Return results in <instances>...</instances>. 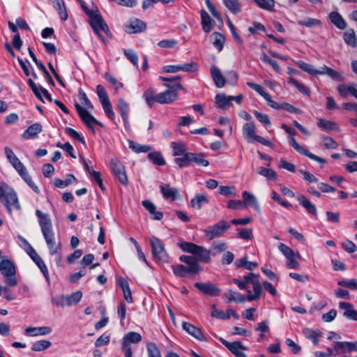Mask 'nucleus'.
I'll return each mask as SVG.
<instances>
[{
	"mask_svg": "<svg viewBox=\"0 0 357 357\" xmlns=\"http://www.w3.org/2000/svg\"><path fill=\"white\" fill-rule=\"evenodd\" d=\"M53 3L55 4L54 7L58 12L61 20L66 21L68 17V15L63 0L53 1Z\"/></svg>",
	"mask_w": 357,
	"mask_h": 357,
	"instance_id": "41",
	"label": "nucleus"
},
{
	"mask_svg": "<svg viewBox=\"0 0 357 357\" xmlns=\"http://www.w3.org/2000/svg\"><path fill=\"white\" fill-rule=\"evenodd\" d=\"M338 306L340 309L344 310L342 315L345 318L357 321V310H354L351 303L342 301L339 302Z\"/></svg>",
	"mask_w": 357,
	"mask_h": 357,
	"instance_id": "19",
	"label": "nucleus"
},
{
	"mask_svg": "<svg viewBox=\"0 0 357 357\" xmlns=\"http://www.w3.org/2000/svg\"><path fill=\"white\" fill-rule=\"evenodd\" d=\"M201 15V24L202 29L205 33L210 32L213 29V20L206 13V11L202 9L200 12Z\"/></svg>",
	"mask_w": 357,
	"mask_h": 357,
	"instance_id": "30",
	"label": "nucleus"
},
{
	"mask_svg": "<svg viewBox=\"0 0 357 357\" xmlns=\"http://www.w3.org/2000/svg\"><path fill=\"white\" fill-rule=\"evenodd\" d=\"M129 148L137 153H147L152 149L151 146L149 145H142L132 140L129 141Z\"/></svg>",
	"mask_w": 357,
	"mask_h": 357,
	"instance_id": "49",
	"label": "nucleus"
},
{
	"mask_svg": "<svg viewBox=\"0 0 357 357\" xmlns=\"http://www.w3.org/2000/svg\"><path fill=\"white\" fill-rule=\"evenodd\" d=\"M117 108L121 114L124 124H127L128 123L130 111L129 104L123 98H119L117 100Z\"/></svg>",
	"mask_w": 357,
	"mask_h": 357,
	"instance_id": "24",
	"label": "nucleus"
},
{
	"mask_svg": "<svg viewBox=\"0 0 357 357\" xmlns=\"http://www.w3.org/2000/svg\"><path fill=\"white\" fill-rule=\"evenodd\" d=\"M142 340V336L137 332H128L126 333L122 341L121 349L125 357H132V351L130 344H137Z\"/></svg>",
	"mask_w": 357,
	"mask_h": 357,
	"instance_id": "8",
	"label": "nucleus"
},
{
	"mask_svg": "<svg viewBox=\"0 0 357 357\" xmlns=\"http://www.w3.org/2000/svg\"><path fill=\"white\" fill-rule=\"evenodd\" d=\"M337 284L342 287H347L351 290L357 289V279H351L348 280H340Z\"/></svg>",
	"mask_w": 357,
	"mask_h": 357,
	"instance_id": "64",
	"label": "nucleus"
},
{
	"mask_svg": "<svg viewBox=\"0 0 357 357\" xmlns=\"http://www.w3.org/2000/svg\"><path fill=\"white\" fill-rule=\"evenodd\" d=\"M177 245L183 252L193 255L198 263L201 261L208 264L211 261V251L203 246L187 241L178 243Z\"/></svg>",
	"mask_w": 357,
	"mask_h": 357,
	"instance_id": "3",
	"label": "nucleus"
},
{
	"mask_svg": "<svg viewBox=\"0 0 357 357\" xmlns=\"http://www.w3.org/2000/svg\"><path fill=\"white\" fill-rule=\"evenodd\" d=\"M343 38L344 42L352 47L357 46V38L353 29H350L344 33Z\"/></svg>",
	"mask_w": 357,
	"mask_h": 357,
	"instance_id": "42",
	"label": "nucleus"
},
{
	"mask_svg": "<svg viewBox=\"0 0 357 357\" xmlns=\"http://www.w3.org/2000/svg\"><path fill=\"white\" fill-rule=\"evenodd\" d=\"M195 287L202 293L210 296H216L220 294V290L216 285L212 283L196 282Z\"/></svg>",
	"mask_w": 357,
	"mask_h": 357,
	"instance_id": "16",
	"label": "nucleus"
},
{
	"mask_svg": "<svg viewBox=\"0 0 357 357\" xmlns=\"http://www.w3.org/2000/svg\"><path fill=\"white\" fill-rule=\"evenodd\" d=\"M338 93L341 96H346L350 93L354 97H356L357 89L353 86H347L345 84H340L337 87Z\"/></svg>",
	"mask_w": 357,
	"mask_h": 357,
	"instance_id": "46",
	"label": "nucleus"
},
{
	"mask_svg": "<svg viewBox=\"0 0 357 357\" xmlns=\"http://www.w3.org/2000/svg\"><path fill=\"white\" fill-rule=\"evenodd\" d=\"M0 202L10 215H12V207L18 211L22 209L16 192L4 182L0 183Z\"/></svg>",
	"mask_w": 357,
	"mask_h": 357,
	"instance_id": "2",
	"label": "nucleus"
},
{
	"mask_svg": "<svg viewBox=\"0 0 357 357\" xmlns=\"http://www.w3.org/2000/svg\"><path fill=\"white\" fill-rule=\"evenodd\" d=\"M224 5L234 14L241 11V6L238 0H222Z\"/></svg>",
	"mask_w": 357,
	"mask_h": 357,
	"instance_id": "43",
	"label": "nucleus"
},
{
	"mask_svg": "<svg viewBox=\"0 0 357 357\" xmlns=\"http://www.w3.org/2000/svg\"><path fill=\"white\" fill-rule=\"evenodd\" d=\"M96 92L101 104L109 101L107 93L102 85L98 84L96 86Z\"/></svg>",
	"mask_w": 357,
	"mask_h": 357,
	"instance_id": "63",
	"label": "nucleus"
},
{
	"mask_svg": "<svg viewBox=\"0 0 357 357\" xmlns=\"http://www.w3.org/2000/svg\"><path fill=\"white\" fill-rule=\"evenodd\" d=\"M147 351L149 357H162L159 348L153 342L147 344Z\"/></svg>",
	"mask_w": 357,
	"mask_h": 357,
	"instance_id": "62",
	"label": "nucleus"
},
{
	"mask_svg": "<svg viewBox=\"0 0 357 357\" xmlns=\"http://www.w3.org/2000/svg\"><path fill=\"white\" fill-rule=\"evenodd\" d=\"M215 105L220 109H225L231 105L230 96H226L225 94H217L215 98Z\"/></svg>",
	"mask_w": 357,
	"mask_h": 357,
	"instance_id": "37",
	"label": "nucleus"
},
{
	"mask_svg": "<svg viewBox=\"0 0 357 357\" xmlns=\"http://www.w3.org/2000/svg\"><path fill=\"white\" fill-rule=\"evenodd\" d=\"M160 192L166 199L175 200L178 196V191L175 188H170L169 184L160 185Z\"/></svg>",
	"mask_w": 357,
	"mask_h": 357,
	"instance_id": "29",
	"label": "nucleus"
},
{
	"mask_svg": "<svg viewBox=\"0 0 357 357\" xmlns=\"http://www.w3.org/2000/svg\"><path fill=\"white\" fill-rule=\"evenodd\" d=\"M208 202L207 197L203 194L197 195L190 201V206L196 209H200L204 204Z\"/></svg>",
	"mask_w": 357,
	"mask_h": 357,
	"instance_id": "39",
	"label": "nucleus"
},
{
	"mask_svg": "<svg viewBox=\"0 0 357 357\" xmlns=\"http://www.w3.org/2000/svg\"><path fill=\"white\" fill-rule=\"evenodd\" d=\"M77 181L76 178L74 175L69 174L67 175L66 178L65 180H61L60 178H56L54 181L55 186L58 188H65L72 183H75Z\"/></svg>",
	"mask_w": 357,
	"mask_h": 357,
	"instance_id": "47",
	"label": "nucleus"
},
{
	"mask_svg": "<svg viewBox=\"0 0 357 357\" xmlns=\"http://www.w3.org/2000/svg\"><path fill=\"white\" fill-rule=\"evenodd\" d=\"M36 215L38 219V223L50 255L56 256L58 261H60L61 260L62 245L60 241H56L50 215L38 209L36 211Z\"/></svg>",
	"mask_w": 357,
	"mask_h": 357,
	"instance_id": "1",
	"label": "nucleus"
},
{
	"mask_svg": "<svg viewBox=\"0 0 357 357\" xmlns=\"http://www.w3.org/2000/svg\"><path fill=\"white\" fill-rule=\"evenodd\" d=\"M128 28L130 29L129 31L130 33H136L145 31L146 29V25L141 20L135 19L130 21Z\"/></svg>",
	"mask_w": 357,
	"mask_h": 357,
	"instance_id": "33",
	"label": "nucleus"
},
{
	"mask_svg": "<svg viewBox=\"0 0 357 357\" xmlns=\"http://www.w3.org/2000/svg\"><path fill=\"white\" fill-rule=\"evenodd\" d=\"M198 70L196 62H191L183 65H169L163 68V71L167 73H176L178 71L195 72Z\"/></svg>",
	"mask_w": 357,
	"mask_h": 357,
	"instance_id": "13",
	"label": "nucleus"
},
{
	"mask_svg": "<svg viewBox=\"0 0 357 357\" xmlns=\"http://www.w3.org/2000/svg\"><path fill=\"white\" fill-rule=\"evenodd\" d=\"M242 196L243 198V205L244 204H248L250 206H252L253 208L257 211H260V207L259 205V203L256 199V197L251 193L244 191L242 193Z\"/></svg>",
	"mask_w": 357,
	"mask_h": 357,
	"instance_id": "32",
	"label": "nucleus"
},
{
	"mask_svg": "<svg viewBox=\"0 0 357 357\" xmlns=\"http://www.w3.org/2000/svg\"><path fill=\"white\" fill-rule=\"evenodd\" d=\"M333 349L337 354L345 352L357 351V341L356 342H335L333 344Z\"/></svg>",
	"mask_w": 357,
	"mask_h": 357,
	"instance_id": "17",
	"label": "nucleus"
},
{
	"mask_svg": "<svg viewBox=\"0 0 357 357\" xmlns=\"http://www.w3.org/2000/svg\"><path fill=\"white\" fill-rule=\"evenodd\" d=\"M213 36H214V40L213 43L214 47H215L218 51H221L225 42V36L219 32H214Z\"/></svg>",
	"mask_w": 357,
	"mask_h": 357,
	"instance_id": "54",
	"label": "nucleus"
},
{
	"mask_svg": "<svg viewBox=\"0 0 357 357\" xmlns=\"http://www.w3.org/2000/svg\"><path fill=\"white\" fill-rule=\"evenodd\" d=\"M211 74L217 87L222 88L225 86L226 81L220 70L217 66H213L211 68Z\"/></svg>",
	"mask_w": 357,
	"mask_h": 357,
	"instance_id": "26",
	"label": "nucleus"
},
{
	"mask_svg": "<svg viewBox=\"0 0 357 357\" xmlns=\"http://www.w3.org/2000/svg\"><path fill=\"white\" fill-rule=\"evenodd\" d=\"M298 24L301 26L312 28L315 26H320L321 24V22L318 19L307 17L304 20H298Z\"/></svg>",
	"mask_w": 357,
	"mask_h": 357,
	"instance_id": "56",
	"label": "nucleus"
},
{
	"mask_svg": "<svg viewBox=\"0 0 357 357\" xmlns=\"http://www.w3.org/2000/svg\"><path fill=\"white\" fill-rule=\"evenodd\" d=\"M75 109L79 114L82 122L85 124L86 128L90 130L93 134L96 133L94 127L93 126L95 121V117L91 115L86 109L83 108L78 103H75Z\"/></svg>",
	"mask_w": 357,
	"mask_h": 357,
	"instance_id": "10",
	"label": "nucleus"
},
{
	"mask_svg": "<svg viewBox=\"0 0 357 357\" xmlns=\"http://www.w3.org/2000/svg\"><path fill=\"white\" fill-rule=\"evenodd\" d=\"M258 174L270 180H275L277 177V174L274 170L264 167L258 168Z\"/></svg>",
	"mask_w": 357,
	"mask_h": 357,
	"instance_id": "55",
	"label": "nucleus"
},
{
	"mask_svg": "<svg viewBox=\"0 0 357 357\" xmlns=\"http://www.w3.org/2000/svg\"><path fill=\"white\" fill-rule=\"evenodd\" d=\"M252 287L253 293H252V291L249 288L247 289L248 295L246 296V299L248 301L258 300L263 294V284H261L259 280L255 282L252 284Z\"/></svg>",
	"mask_w": 357,
	"mask_h": 357,
	"instance_id": "21",
	"label": "nucleus"
},
{
	"mask_svg": "<svg viewBox=\"0 0 357 357\" xmlns=\"http://www.w3.org/2000/svg\"><path fill=\"white\" fill-rule=\"evenodd\" d=\"M182 328L189 335L200 341H206V338L204 335L202 330L196 327L192 324L186 321L182 323Z\"/></svg>",
	"mask_w": 357,
	"mask_h": 357,
	"instance_id": "18",
	"label": "nucleus"
},
{
	"mask_svg": "<svg viewBox=\"0 0 357 357\" xmlns=\"http://www.w3.org/2000/svg\"><path fill=\"white\" fill-rule=\"evenodd\" d=\"M211 317L222 319V320H227L230 319L231 314L227 312V310L226 312L224 311L218 309L215 305L212 306V311L211 314Z\"/></svg>",
	"mask_w": 357,
	"mask_h": 357,
	"instance_id": "52",
	"label": "nucleus"
},
{
	"mask_svg": "<svg viewBox=\"0 0 357 357\" xmlns=\"http://www.w3.org/2000/svg\"><path fill=\"white\" fill-rule=\"evenodd\" d=\"M289 144L291 147H293L296 151L300 153L301 154H303L311 160H313L314 161H317L320 163H326L327 160L324 158H320L312 153H310L307 149L304 148L303 146H301L296 139L293 137H291L289 138Z\"/></svg>",
	"mask_w": 357,
	"mask_h": 357,
	"instance_id": "12",
	"label": "nucleus"
},
{
	"mask_svg": "<svg viewBox=\"0 0 357 357\" xmlns=\"http://www.w3.org/2000/svg\"><path fill=\"white\" fill-rule=\"evenodd\" d=\"M317 126L324 130H339V127L336 125V123L334 121H331L321 118L318 119Z\"/></svg>",
	"mask_w": 357,
	"mask_h": 357,
	"instance_id": "34",
	"label": "nucleus"
},
{
	"mask_svg": "<svg viewBox=\"0 0 357 357\" xmlns=\"http://www.w3.org/2000/svg\"><path fill=\"white\" fill-rule=\"evenodd\" d=\"M328 17L331 23L337 29L343 30L347 27L346 21L339 13L333 11L328 15Z\"/></svg>",
	"mask_w": 357,
	"mask_h": 357,
	"instance_id": "28",
	"label": "nucleus"
},
{
	"mask_svg": "<svg viewBox=\"0 0 357 357\" xmlns=\"http://www.w3.org/2000/svg\"><path fill=\"white\" fill-rule=\"evenodd\" d=\"M225 296L228 299V302H236V303H244L247 301L246 297H245L242 294L234 291L232 290H229L225 294Z\"/></svg>",
	"mask_w": 357,
	"mask_h": 357,
	"instance_id": "38",
	"label": "nucleus"
},
{
	"mask_svg": "<svg viewBox=\"0 0 357 357\" xmlns=\"http://www.w3.org/2000/svg\"><path fill=\"white\" fill-rule=\"evenodd\" d=\"M303 333L306 338L310 340L313 344L316 345L318 344L319 338L321 336V333L320 332L316 331L311 328L303 329Z\"/></svg>",
	"mask_w": 357,
	"mask_h": 357,
	"instance_id": "40",
	"label": "nucleus"
},
{
	"mask_svg": "<svg viewBox=\"0 0 357 357\" xmlns=\"http://www.w3.org/2000/svg\"><path fill=\"white\" fill-rule=\"evenodd\" d=\"M147 157L154 165L163 166L166 163L163 155L160 152L155 151L149 153Z\"/></svg>",
	"mask_w": 357,
	"mask_h": 357,
	"instance_id": "44",
	"label": "nucleus"
},
{
	"mask_svg": "<svg viewBox=\"0 0 357 357\" xmlns=\"http://www.w3.org/2000/svg\"><path fill=\"white\" fill-rule=\"evenodd\" d=\"M24 332L25 335L29 336L46 335L52 332V328L50 326H29L25 328Z\"/></svg>",
	"mask_w": 357,
	"mask_h": 357,
	"instance_id": "22",
	"label": "nucleus"
},
{
	"mask_svg": "<svg viewBox=\"0 0 357 357\" xmlns=\"http://www.w3.org/2000/svg\"><path fill=\"white\" fill-rule=\"evenodd\" d=\"M142 97L150 108H151L154 103L156 102L157 94H155V91L152 87L147 89L144 92Z\"/></svg>",
	"mask_w": 357,
	"mask_h": 357,
	"instance_id": "36",
	"label": "nucleus"
},
{
	"mask_svg": "<svg viewBox=\"0 0 357 357\" xmlns=\"http://www.w3.org/2000/svg\"><path fill=\"white\" fill-rule=\"evenodd\" d=\"M68 300V306L77 304L82 299V293L81 291H77L70 295H66Z\"/></svg>",
	"mask_w": 357,
	"mask_h": 357,
	"instance_id": "58",
	"label": "nucleus"
},
{
	"mask_svg": "<svg viewBox=\"0 0 357 357\" xmlns=\"http://www.w3.org/2000/svg\"><path fill=\"white\" fill-rule=\"evenodd\" d=\"M0 272L4 276H14L16 269L14 264L8 259H3L0 261Z\"/></svg>",
	"mask_w": 357,
	"mask_h": 357,
	"instance_id": "20",
	"label": "nucleus"
},
{
	"mask_svg": "<svg viewBox=\"0 0 357 357\" xmlns=\"http://www.w3.org/2000/svg\"><path fill=\"white\" fill-rule=\"evenodd\" d=\"M297 200L299 204L307 211L308 213L317 215V208L314 204H312L304 195H299L297 196Z\"/></svg>",
	"mask_w": 357,
	"mask_h": 357,
	"instance_id": "27",
	"label": "nucleus"
},
{
	"mask_svg": "<svg viewBox=\"0 0 357 357\" xmlns=\"http://www.w3.org/2000/svg\"><path fill=\"white\" fill-rule=\"evenodd\" d=\"M165 86L167 87V90L164 92H161L157 94L156 102L160 104H169L178 99V90L183 89V86L176 83L174 84H165Z\"/></svg>",
	"mask_w": 357,
	"mask_h": 357,
	"instance_id": "5",
	"label": "nucleus"
},
{
	"mask_svg": "<svg viewBox=\"0 0 357 357\" xmlns=\"http://www.w3.org/2000/svg\"><path fill=\"white\" fill-rule=\"evenodd\" d=\"M288 82L294 86H295L297 89L304 95L310 96V91L301 83H300L298 80H296L294 77H289Z\"/></svg>",
	"mask_w": 357,
	"mask_h": 357,
	"instance_id": "61",
	"label": "nucleus"
},
{
	"mask_svg": "<svg viewBox=\"0 0 357 357\" xmlns=\"http://www.w3.org/2000/svg\"><path fill=\"white\" fill-rule=\"evenodd\" d=\"M179 260L188 265L187 267L190 274L196 275L203 270L194 256L181 255Z\"/></svg>",
	"mask_w": 357,
	"mask_h": 357,
	"instance_id": "14",
	"label": "nucleus"
},
{
	"mask_svg": "<svg viewBox=\"0 0 357 357\" xmlns=\"http://www.w3.org/2000/svg\"><path fill=\"white\" fill-rule=\"evenodd\" d=\"M190 162H195L198 165L207 167L209 165V162L203 158L204 155L202 153L197 154L195 153L190 152Z\"/></svg>",
	"mask_w": 357,
	"mask_h": 357,
	"instance_id": "51",
	"label": "nucleus"
},
{
	"mask_svg": "<svg viewBox=\"0 0 357 357\" xmlns=\"http://www.w3.org/2000/svg\"><path fill=\"white\" fill-rule=\"evenodd\" d=\"M171 267L174 274L177 277L185 278L190 273L188 267L183 264L172 265Z\"/></svg>",
	"mask_w": 357,
	"mask_h": 357,
	"instance_id": "48",
	"label": "nucleus"
},
{
	"mask_svg": "<svg viewBox=\"0 0 357 357\" xmlns=\"http://www.w3.org/2000/svg\"><path fill=\"white\" fill-rule=\"evenodd\" d=\"M296 66L303 71L311 75H316L317 70L310 63H307L303 61H298L296 63Z\"/></svg>",
	"mask_w": 357,
	"mask_h": 357,
	"instance_id": "57",
	"label": "nucleus"
},
{
	"mask_svg": "<svg viewBox=\"0 0 357 357\" xmlns=\"http://www.w3.org/2000/svg\"><path fill=\"white\" fill-rule=\"evenodd\" d=\"M89 22L91 26L92 27L94 32L97 34L98 38L103 42L105 43V39L104 36L102 35L100 31H103L106 33L107 36L109 38L112 37V34L109 31V29L100 15L98 10L96 11L92 15L89 17Z\"/></svg>",
	"mask_w": 357,
	"mask_h": 357,
	"instance_id": "4",
	"label": "nucleus"
},
{
	"mask_svg": "<svg viewBox=\"0 0 357 357\" xmlns=\"http://www.w3.org/2000/svg\"><path fill=\"white\" fill-rule=\"evenodd\" d=\"M219 192L226 197H234L236 195V189L235 186L221 185L219 187Z\"/></svg>",
	"mask_w": 357,
	"mask_h": 357,
	"instance_id": "60",
	"label": "nucleus"
},
{
	"mask_svg": "<svg viewBox=\"0 0 357 357\" xmlns=\"http://www.w3.org/2000/svg\"><path fill=\"white\" fill-rule=\"evenodd\" d=\"M119 286L121 287L123 293V297L125 300L129 303H132L133 302V299L132 297L131 291L130 289L129 284L128 281L125 278H121L119 280Z\"/></svg>",
	"mask_w": 357,
	"mask_h": 357,
	"instance_id": "35",
	"label": "nucleus"
},
{
	"mask_svg": "<svg viewBox=\"0 0 357 357\" xmlns=\"http://www.w3.org/2000/svg\"><path fill=\"white\" fill-rule=\"evenodd\" d=\"M171 147L173 149L174 156H181L188 153L186 152L185 145L181 142H173L171 143Z\"/></svg>",
	"mask_w": 357,
	"mask_h": 357,
	"instance_id": "50",
	"label": "nucleus"
},
{
	"mask_svg": "<svg viewBox=\"0 0 357 357\" xmlns=\"http://www.w3.org/2000/svg\"><path fill=\"white\" fill-rule=\"evenodd\" d=\"M126 57L137 68H138V56L132 50H123Z\"/></svg>",
	"mask_w": 357,
	"mask_h": 357,
	"instance_id": "59",
	"label": "nucleus"
},
{
	"mask_svg": "<svg viewBox=\"0 0 357 357\" xmlns=\"http://www.w3.org/2000/svg\"><path fill=\"white\" fill-rule=\"evenodd\" d=\"M110 169L116 179L126 185L128 184V177L126 173L125 167L122 162L116 159H112L110 162Z\"/></svg>",
	"mask_w": 357,
	"mask_h": 357,
	"instance_id": "9",
	"label": "nucleus"
},
{
	"mask_svg": "<svg viewBox=\"0 0 357 357\" xmlns=\"http://www.w3.org/2000/svg\"><path fill=\"white\" fill-rule=\"evenodd\" d=\"M43 127L39 123H36L29 126L26 130L22 133V137L24 139L34 138L42 132Z\"/></svg>",
	"mask_w": 357,
	"mask_h": 357,
	"instance_id": "23",
	"label": "nucleus"
},
{
	"mask_svg": "<svg viewBox=\"0 0 357 357\" xmlns=\"http://www.w3.org/2000/svg\"><path fill=\"white\" fill-rule=\"evenodd\" d=\"M243 135L245 139L251 142L255 140L256 135V128L253 123H246L243 125L242 129Z\"/></svg>",
	"mask_w": 357,
	"mask_h": 357,
	"instance_id": "25",
	"label": "nucleus"
},
{
	"mask_svg": "<svg viewBox=\"0 0 357 357\" xmlns=\"http://www.w3.org/2000/svg\"><path fill=\"white\" fill-rule=\"evenodd\" d=\"M52 343L49 340H39L33 343L31 349L35 351H41L48 349Z\"/></svg>",
	"mask_w": 357,
	"mask_h": 357,
	"instance_id": "53",
	"label": "nucleus"
},
{
	"mask_svg": "<svg viewBox=\"0 0 357 357\" xmlns=\"http://www.w3.org/2000/svg\"><path fill=\"white\" fill-rule=\"evenodd\" d=\"M190 152L174 158V162L178 168L188 167L191 165Z\"/></svg>",
	"mask_w": 357,
	"mask_h": 357,
	"instance_id": "45",
	"label": "nucleus"
},
{
	"mask_svg": "<svg viewBox=\"0 0 357 357\" xmlns=\"http://www.w3.org/2000/svg\"><path fill=\"white\" fill-rule=\"evenodd\" d=\"M143 206L152 215V218L156 220H160L163 214L160 211H156L155 206L149 200H144L142 202Z\"/></svg>",
	"mask_w": 357,
	"mask_h": 357,
	"instance_id": "31",
	"label": "nucleus"
},
{
	"mask_svg": "<svg viewBox=\"0 0 357 357\" xmlns=\"http://www.w3.org/2000/svg\"><path fill=\"white\" fill-rule=\"evenodd\" d=\"M29 257L32 259V260L36 263V264L38 266V267L40 268L41 272L43 273L44 277L45 278L46 281L47 282L48 284H50V279L49 275L48 269L42 259V258L39 256V255L37 253V252L35 250V249L31 246L29 245V250L26 251Z\"/></svg>",
	"mask_w": 357,
	"mask_h": 357,
	"instance_id": "11",
	"label": "nucleus"
},
{
	"mask_svg": "<svg viewBox=\"0 0 357 357\" xmlns=\"http://www.w3.org/2000/svg\"><path fill=\"white\" fill-rule=\"evenodd\" d=\"M221 342L236 357H246L243 351L246 350L247 348L241 342H229L222 339Z\"/></svg>",
	"mask_w": 357,
	"mask_h": 357,
	"instance_id": "15",
	"label": "nucleus"
},
{
	"mask_svg": "<svg viewBox=\"0 0 357 357\" xmlns=\"http://www.w3.org/2000/svg\"><path fill=\"white\" fill-rule=\"evenodd\" d=\"M230 227V224L226 220H222L215 225L204 229L205 236L212 240L220 237Z\"/></svg>",
	"mask_w": 357,
	"mask_h": 357,
	"instance_id": "7",
	"label": "nucleus"
},
{
	"mask_svg": "<svg viewBox=\"0 0 357 357\" xmlns=\"http://www.w3.org/2000/svg\"><path fill=\"white\" fill-rule=\"evenodd\" d=\"M150 243L153 259L157 262H167L168 255L162 241L159 238L153 236L150 238Z\"/></svg>",
	"mask_w": 357,
	"mask_h": 357,
	"instance_id": "6",
	"label": "nucleus"
}]
</instances>
